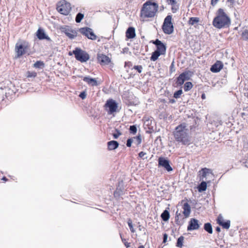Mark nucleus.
Here are the masks:
<instances>
[{
    "label": "nucleus",
    "instance_id": "2",
    "mask_svg": "<svg viewBox=\"0 0 248 248\" xmlns=\"http://www.w3.org/2000/svg\"><path fill=\"white\" fill-rule=\"evenodd\" d=\"M158 4L151 0L147 1L143 5L140 10V16L143 18L154 17L157 11Z\"/></svg>",
    "mask_w": 248,
    "mask_h": 248
},
{
    "label": "nucleus",
    "instance_id": "45",
    "mask_svg": "<svg viewBox=\"0 0 248 248\" xmlns=\"http://www.w3.org/2000/svg\"><path fill=\"white\" fill-rule=\"evenodd\" d=\"M135 140H136L137 142V144L139 145L141 142V139L140 135L137 136L136 137L134 138Z\"/></svg>",
    "mask_w": 248,
    "mask_h": 248
},
{
    "label": "nucleus",
    "instance_id": "4",
    "mask_svg": "<svg viewBox=\"0 0 248 248\" xmlns=\"http://www.w3.org/2000/svg\"><path fill=\"white\" fill-rule=\"evenodd\" d=\"M162 29L166 34H170L174 31V27L172 22V16L168 15L164 19Z\"/></svg>",
    "mask_w": 248,
    "mask_h": 248
},
{
    "label": "nucleus",
    "instance_id": "13",
    "mask_svg": "<svg viewBox=\"0 0 248 248\" xmlns=\"http://www.w3.org/2000/svg\"><path fill=\"white\" fill-rule=\"evenodd\" d=\"M158 166L163 167L168 171L172 170V168L170 165V161L167 159L163 157H160L158 158Z\"/></svg>",
    "mask_w": 248,
    "mask_h": 248
},
{
    "label": "nucleus",
    "instance_id": "19",
    "mask_svg": "<svg viewBox=\"0 0 248 248\" xmlns=\"http://www.w3.org/2000/svg\"><path fill=\"white\" fill-rule=\"evenodd\" d=\"M36 35L40 40L46 39L49 41H51L50 37L46 34L43 29H39L36 32Z\"/></svg>",
    "mask_w": 248,
    "mask_h": 248
},
{
    "label": "nucleus",
    "instance_id": "7",
    "mask_svg": "<svg viewBox=\"0 0 248 248\" xmlns=\"http://www.w3.org/2000/svg\"><path fill=\"white\" fill-rule=\"evenodd\" d=\"M193 74V72L190 70H186L181 73L176 79V84L177 86H182L185 81L190 79Z\"/></svg>",
    "mask_w": 248,
    "mask_h": 248
},
{
    "label": "nucleus",
    "instance_id": "47",
    "mask_svg": "<svg viewBox=\"0 0 248 248\" xmlns=\"http://www.w3.org/2000/svg\"><path fill=\"white\" fill-rule=\"evenodd\" d=\"M133 142L132 139H128L126 141V146L128 147H131V144Z\"/></svg>",
    "mask_w": 248,
    "mask_h": 248
},
{
    "label": "nucleus",
    "instance_id": "61",
    "mask_svg": "<svg viewBox=\"0 0 248 248\" xmlns=\"http://www.w3.org/2000/svg\"><path fill=\"white\" fill-rule=\"evenodd\" d=\"M218 123H219V124H221V125L222 124L221 121H219V122L218 121Z\"/></svg>",
    "mask_w": 248,
    "mask_h": 248
},
{
    "label": "nucleus",
    "instance_id": "38",
    "mask_svg": "<svg viewBox=\"0 0 248 248\" xmlns=\"http://www.w3.org/2000/svg\"><path fill=\"white\" fill-rule=\"evenodd\" d=\"M127 223H128V226L130 228L131 232H135V231L133 228V226L132 225V221L131 219H129L128 220Z\"/></svg>",
    "mask_w": 248,
    "mask_h": 248
},
{
    "label": "nucleus",
    "instance_id": "62",
    "mask_svg": "<svg viewBox=\"0 0 248 248\" xmlns=\"http://www.w3.org/2000/svg\"><path fill=\"white\" fill-rule=\"evenodd\" d=\"M69 55H72V54L70 52H69Z\"/></svg>",
    "mask_w": 248,
    "mask_h": 248
},
{
    "label": "nucleus",
    "instance_id": "63",
    "mask_svg": "<svg viewBox=\"0 0 248 248\" xmlns=\"http://www.w3.org/2000/svg\"><path fill=\"white\" fill-rule=\"evenodd\" d=\"M215 230H216V231H217V227H216V228L215 229Z\"/></svg>",
    "mask_w": 248,
    "mask_h": 248
},
{
    "label": "nucleus",
    "instance_id": "31",
    "mask_svg": "<svg viewBox=\"0 0 248 248\" xmlns=\"http://www.w3.org/2000/svg\"><path fill=\"white\" fill-rule=\"evenodd\" d=\"M33 66L36 68H42L44 66V63L42 61H38L34 63Z\"/></svg>",
    "mask_w": 248,
    "mask_h": 248
},
{
    "label": "nucleus",
    "instance_id": "22",
    "mask_svg": "<svg viewBox=\"0 0 248 248\" xmlns=\"http://www.w3.org/2000/svg\"><path fill=\"white\" fill-rule=\"evenodd\" d=\"M83 80L92 86H97L98 85L96 79L92 78L89 76L84 77Z\"/></svg>",
    "mask_w": 248,
    "mask_h": 248
},
{
    "label": "nucleus",
    "instance_id": "55",
    "mask_svg": "<svg viewBox=\"0 0 248 248\" xmlns=\"http://www.w3.org/2000/svg\"><path fill=\"white\" fill-rule=\"evenodd\" d=\"M170 103H175V100H174V99H170Z\"/></svg>",
    "mask_w": 248,
    "mask_h": 248
},
{
    "label": "nucleus",
    "instance_id": "28",
    "mask_svg": "<svg viewBox=\"0 0 248 248\" xmlns=\"http://www.w3.org/2000/svg\"><path fill=\"white\" fill-rule=\"evenodd\" d=\"M162 55L160 52L155 50L154 52H153L152 54V56L150 57L151 61H155L157 60L159 56Z\"/></svg>",
    "mask_w": 248,
    "mask_h": 248
},
{
    "label": "nucleus",
    "instance_id": "21",
    "mask_svg": "<svg viewBox=\"0 0 248 248\" xmlns=\"http://www.w3.org/2000/svg\"><path fill=\"white\" fill-rule=\"evenodd\" d=\"M126 37L128 39H133L136 36L135 29L134 27H129L125 32Z\"/></svg>",
    "mask_w": 248,
    "mask_h": 248
},
{
    "label": "nucleus",
    "instance_id": "16",
    "mask_svg": "<svg viewBox=\"0 0 248 248\" xmlns=\"http://www.w3.org/2000/svg\"><path fill=\"white\" fill-rule=\"evenodd\" d=\"M230 220H224L221 214L218 215V224L225 229H229L230 227Z\"/></svg>",
    "mask_w": 248,
    "mask_h": 248
},
{
    "label": "nucleus",
    "instance_id": "23",
    "mask_svg": "<svg viewBox=\"0 0 248 248\" xmlns=\"http://www.w3.org/2000/svg\"><path fill=\"white\" fill-rule=\"evenodd\" d=\"M185 217H183L180 213L178 211L176 213V216L175 217V222L178 225H182L184 223V219Z\"/></svg>",
    "mask_w": 248,
    "mask_h": 248
},
{
    "label": "nucleus",
    "instance_id": "51",
    "mask_svg": "<svg viewBox=\"0 0 248 248\" xmlns=\"http://www.w3.org/2000/svg\"><path fill=\"white\" fill-rule=\"evenodd\" d=\"M217 3V0H211V5L215 6Z\"/></svg>",
    "mask_w": 248,
    "mask_h": 248
},
{
    "label": "nucleus",
    "instance_id": "59",
    "mask_svg": "<svg viewBox=\"0 0 248 248\" xmlns=\"http://www.w3.org/2000/svg\"><path fill=\"white\" fill-rule=\"evenodd\" d=\"M220 232V228L218 227V233Z\"/></svg>",
    "mask_w": 248,
    "mask_h": 248
},
{
    "label": "nucleus",
    "instance_id": "40",
    "mask_svg": "<svg viewBox=\"0 0 248 248\" xmlns=\"http://www.w3.org/2000/svg\"><path fill=\"white\" fill-rule=\"evenodd\" d=\"M210 70L213 73H217V62L212 66Z\"/></svg>",
    "mask_w": 248,
    "mask_h": 248
},
{
    "label": "nucleus",
    "instance_id": "44",
    "mask_svg": "<svg viewBox=\"0 0 248 248\" xmlns=\"http://www.w3.org/2000/svg\"><path fill=\"white\" fill-rule=\"evenodd\" d=\"M223 64L222 62L218 61V73L223 69Z\"/></svg>",
    "mask_w": 248,
    "mask_h": 248
},
{
    "label": "nucleus",
    "instance_id": "53",
    "mask_svg": "<svg viewBox=\"0 0 248 248\" xmlns=\"http://www.w3.org/2000/svg\"><path fill=\"white\" fill-rule=\"evenodd\" d=\"M226 83V79H222L221 83L222 84H225Z\"/></svg>",
    "mask_w": 248,
    "mask_h": 248
},
{
    "label": "nucleus",
    "instance_id": "35",
    "mask_svg": "<svg viewBox=\"0 0 248 248\" xmlns=\"http://www.w3.org/2000/svg\"><path fill=\"white\" fill-rule=\"evenodd\" d=\"M123 191L120 188L117 187L116 191L114 193V195L115 197H117L123 195Z\"/></svg>",
    "mask_w": 248,
    "mask_h": 248
},
{
    "label": "nucleus",
    "instance_id": "10",
    "mask_svg": "<svg viewBox=\"0 0 248 248\" xmlns=\"http://www.w3.org/2000/svg\"><path fill=\"white\" fill-rule=\"evenodd\" d=\"M70 6V3L66 2L65 1H63L61 4L57 6V9L61 14L67 15L71 10Z\"/></svg>",
    "mask_w": 248,
    "mask_h": 248
},
{
    "label": "nucleus",
    "instance_id": "57",
    "mask_svg": "<svg viewBox=\"0 0 248 248\" xmlns=\"http://www.w3.org/2000/svg\"><path fill=\"white\" fill-rule=\"evenodd\" d=\"M228 2H230L232 4H233L234 2V0H228Z\"/></svg>",
    "mask_w": 248,
    "mask_h": 248
},
{
    "label": "nucleus",
    "instance_id": "49",
    "mask_svg": "<svg viewBox=\"0 0 248 248\" xmlns=\"http://www.w3.org/2000/svg\"><path fill=\"white\" fill-rule=\"evenodd\" d=\"M213 25L214 27H217V15L214 18Z\"/></svg>",
    "mask_w": 248,
    "mask_h": 248
},
{
    "label": "nucleus",
    "instance_id": "56",
    "mask_svg": "<svg viewBox=\"0 0 248 248\" xmlns=\"http://www.w3.org/2000/svg\"><path fill=\"white\" fill-rule=\"evenodd\" d=\"M3 181H7V179L6 178V177L4 176L3 177H2V178L1 179Z\"/></svg>",
    "mask_w": 248,
    "mask_h": 248
},
{
    "label": "nucleus",
    "instance_id": "1",
    "mask_svg": "<svg viewBox=\"0 0 248 248\" xmlns=\"http://www.w3.org/2000/svg\"><path fill=\"white\" fill-rule=\"evenodd\" d=\"M175 140L184 145L191 143V137L188 133L187 124L184 123L176 126L172 133Z\"/></svg>",
    "mask_w": 248,
    "mask_h": 248
},
{
    "label": "nucleus",
    "instance_id": "26",
    "mask_svg": "<svg viewBox=\"0 0 248 248\" xmlns=\"http://www.w3.org/2000/svg\"><path fill=\"white\" fill-rule=\"evenodd\" d=\"M200 21V18L197 17H190L188 21L189 25H193L195 26L196 24H197Z\"/></svg>",
    "mask_w": 248,
    "mask_h": 248
},
{
    "label": "nucleus",
    "instance_id": "8",
    "mask_svg": "<svg viewBox=\"0 0 248 248\" xmlns=\"http://www.w3.org/2000/svg\"><path fill=\"white\" fill-rule=\"evenodd\" d=\"M199 176L200 181L209 182L210 181V179L213 177V174L210 169L204 168L199 171Z\"/></svg>",
    "mask_w": 248,
    "mask_h": 248
},
{
    "label": "nucleus",
    "instance_id": "29",
    "mask_svg": "<svg viewBox=\"0 0 248 248\" xmlns=\"http://www.w3.org/2000/svg\"><path fill=\"white\" fill-rule=\"evenodd\" d=\"M204 229L209 233H212L213 229L211 223H206L204 225Z\"/></svg>",
    "mask_w": 248,
    "mask_h": 248
},
{
    "label": "nucleus",
    "instance_id": "58",
    "mask_svg": "<svg viewBox=\"0 0 248 248\" xmlns=\"http://www.w3.org/2000/svg\"><path fill=\"white\" fill-rule=\"evenodd\" d=\"M138 248H144V247L143 246H140V247H138Z\"/></svg>",
    "mask_w": 248,
    "mask_h": 248
},
{
    "label": "nucleus",
    "instance_id": "39",
    "mask_svg": "<svg viewBox=\"0 0 248 248\" xmlns=\"http://www.w3.org/2000/svg\"><path fill=\"white\" fill-rule=\"evenodd\" d=\"M116 133L113 134L114 139H117L122 134L121 132L118 129H115Z\"/></svg>",
    "mask_w": 248,
    "mask_h": 248
},
{
    "label": "nucleus",
    "instance_id": "6",
    "mask_svg": "<svg viewBox=\"0 0 248 248\" xmlns=\"http://www.w3.org/2000/svg\"><path fill=\"white\" fill-rule=\"evenodd\" d=\"M29 47L27 44L24 43H16L15 46V51L16 53V58H20L22 55L28 54L30 55L28 52Z\"/></svg>",
    "mask_w": 248,
    "mask_h": 248
},
{
    "label": "nucleus",
    "instance_id": "54",
    "mask_svg": "<svg viewBox=\"0 0 248 248\" xmlns=\"http://www.w3.org/2000/svg\"><path fill=\"white\" fill-rule=\"evenodd\" d=\"M201 97L202 99H204L205 98V94L204 93H202Z\"/></svg>",
    "mask_w": 248,
    "mask_h": 248
},
{
    "label": "nucleus",
    "instance_id": "11",
    "mask_svg": "<svg viewBox=\"0 0 248 248\" xmlns=\"http://www.w3.org/2000/svg\"><path fill=\"white\" fill-rule=\"evenodd\" d=\"M105 107L107 108H108V113L111 114L116 111L118 108V104L115 100L109 99L107 101Z\"/></svg>",
    "mask_w": 248,
    "mask_h": 248
},
{
    "label": "nucleus",
    "instance_id": "25",
    "mask_svg": "<svg viewBox=\"0 0 248 248\" xmlns=\"http://www.w3.org/2000/svg\"><path fill=\"white\" fill-rule=\"evenodd\" d=\"M202 182L198 186V190L200 192H202L206 190L207 188V181H202Z\"/></svg>",
    "mask_w": 248,
    "mask_h": 248
},
{
    "label": "nucleus",
    "instance_id": "37",
    "mask_svg": "<svg viewBox=\"0 0 248 248\" xmlns=\"http://www.w3.org/2000/svg\"><path fill=\"white\" fill-rule=\"evenodd\" d=\"M137 131V128L136 125H131L129 128V131L130 133L135 134Z\"/></svg>",
    "mask_w": 248,
    "mask_h": 248
},
{
    "label": "nucleus",
    "instance_id": "9",
    "mask_svg": "<svg viewBox=\"0 0 248 248\" xmlns=\"http://www.w3.org/2000/svg\"><path fill=\"white\" fill-rule=\"evenodd\" d=\"M78 31L82 35L85 36L88 39L95 40L96 39L97 36L94 33L93 30L88 27H83L79 29Z\"/></svg>",
    "mask_w": 248,
    "mask_h": 248
},
{
    "label": "nucleus",
    "instance_id": "5",
    "mask_svg": "<svg viewBox=\"0 0 248 248\" xmlns=\"http://www.w3.org/2000/svg\"><path fill=\"white\" fill-rule=\"evenodd\" d=\"M72 53L75 55L76 60L81 62H86L90 59L89 54L79 47L75 48Z\"/></svg>",
    "mask_w": 248,
    "mask_h": 248
},
{
    "label": "nucleus",
    "instance_id": "41",
    "mask_svg": "<svg viewBox=\"0 0 248 248\" xmlns=\"http://www.w3.org/2000/svg\"><path fill=\"white\" fill-rule=\"evenodd\" d=\"M133 69L136 70L139 73H140L142 71V66L141 65H135Z\"/></svg>",
    "mask_w": 248,
    "mask_h": 248
},
{
    "label": "nucleus",
    "instance_id": "43",
    "mask_svg": "<svg viewBox=\"0 0 248 248\" xmlns=\"http://www.w3.org/2000/svg\"><path fill=\"white\" fill-rule=\"evenodd\" d=\"M79 96L82 99H84L87 96V93L86 91H83L81 92L79 95Z\"/></svg>",
    "mask_w": 248,
    "mask_h": 248
},
{
    "label": "nucleus",
    "instance_id": "52",
    "mask_svg": "<svg viewBox=\"0 0 248 248\" xmlns=\"http://www.w3.org/2000/svg\"><path fill=\"white\" fill-rule=\"evenodd\" d=\"M174 67V62H173L170 66V71L172 72V70Z\"/></svg>",
    "mask_w": 248,
    "mask_h": 248
},
{
    "label": "nucleus",
    "instance_id": "15",
    "mask_svg": "<svg viewBox=\"0 0 248 248\" xmlns=\"http://www.w3.org/2000/svg\"><path fill=\"white\" fill-rule=\"evenodd\" d=\"M200 225H201V224H199L198 220L192 218L188 222L187 230L188 231L198 230L200 227Z\"/></svg>",
    "mask_w": 248,
    "mask_h": 248
},
{
    "label": "nucleus",
    "instance_id": "17",
    "mask_svg": "<svg viewBox=\"0 0 248 248\" xmlns=\"http://www.w3.org/2000/svg\"><path fill=\"white\" fill-rule=\"evenodd\" d=\"M97 60L101 65H107L110 62L109 58L103 54L98 55Z\"/></svg>",
    "mask_w": 248,
    "mask_h": 248
},
{
    "label": "nucleus",
    "instance_id": "3",
    "mask_svg": "<svg viewBox=\"0 0 248 248\" xmlns=\"http://www.w3.org/2000/svg\"><path fill=\"white\" fill-rule=\"evenodd\" d=\"M231 20L224 10L221 8L218 9V29H226L230 27Z\"/></svg>",
    "mask_w": 248,
    "mask_h": 248
},
{
    "label": "nucleus",
    "instance_id": "46",
    "mask_svg": "<svg viewBox=\"0 0 248 248\" xmlns=\"http://www.w3.org/2000/svg\"><path fill=\"white\" fill-rule=\"evenodd\" d=\"M120 236H121V238L122 239V240L123 242L124 243V244L126 248H128V247H130V243L126 242V240L125 239L123 238V237H122V236L121 234H120Z\"/></svg>",
    "mask_w": 248,
    "mask_h": 248
},
{
    "label": "nucleus",
    "instance_id": "50",
    "mask_svg": "<svg viewBox=\"0 0 248 248\" xmlns=\"http://www.w3.org/2000/svg\"><path fill=\"white\" fill-rule=\"evenodd\" d=\"M167 238H168V235L167 233H164L163 234V243H165L167 240Z\"/></svg>",
    "mask_w": 248,
    "mask_h": 248
},
{
    "label": "nucleus",
    "instance_id": "24",
    "mask_svg": "<svg viewBox=\"0 0 248 248\" xmlns=\"http://www.w3.org/2000/svg\"><path fill=\"white\" fill-rule=\"evenodd\" d=\"M119 143L116 140H111L107 143L108 149V150H113L117 149L119 146Z\"/></svg>",
    "mask_w": 248,
    "mask_h": 248
},
{
    "label": "nucleus",
    "instance_id": "64",
    "mask_svg": "<svg viewBox=\"0 0 248 248\" xmlns=\"http://www.w3.org/2000/svg\"><path fill=\"white\" fill-rule=\"evenodd\" d=\"M225 76H226V73L225 74L224 77H225Z\"/></svg>",
    "mask_w": 248,
    "mask_h": 248
},
{
    "label": "nucleus",
    "instance_id": "60",
    "mask_svg": "<svg viewBox=\"0 0 248 248\" xmlns=\"http://www.w3.org/2000/svg\"><path fill=\"white\" fill-rule=\"evenodd\" d=\"M246 164L245 165V166H246V167H248V162H246Z\"/></svg>",
    "mask_w": 248,
    "mask_h": 248
},
{
    "label": "nucleus",
    "instance_id": "27",
    "mask_svg": "<svg viewBox=\"0 0 248 248\" xmlns=\"http://www.w3.org/2000/svg\"><path fill=\"white\" fill-rule=\"evenodd\" d=\"M170 217V213L167 210H165L161 215V218L164 221H168Z\"/></svg>",
    "mask_w": 248,
    "mask_h": 248
},
{
    "label": "nucleus",
    "instance_id": "30",
    "mask_svg": "<svg viewBox=\"0 0 248 248\" xmlns=\"http://www.w3.org/2000/svg\"><path fill=\"white\" fill-rule=\"evenodd\" d=\"M193 87V85L191 82H186L184 86V89L185 92L189 91Z\"/></svg>",
    "mask_w": 248,
    "mask_h": 248
},
{
    "label": "nucleus",
    "instance_id": "20",
    "mask_svg": "<svg viewBox=\"0 0 248 248\" xmlns=\"http://www.w3.org/2000/svg\"><path fill=\"white\" fill-rule=\"evenodd\" d=\"M182 208L183 209V214L185 218H187L191 213V207L187 202H185L183 205Z\"/></svg>",
    "mask_w": 248,
    "mask_h": 248
},
{
    "label": "nucleus",
    "instance_id": "48",
    "mask_svg": "<svg viewBox=\"0 0 248 248\" xmlns=\"http://www.w3.org/2000/svg\"><path fill=\"white\" fill-rule=\"evenodd\" d=\"M146 155V153H145V152H144L141 151V152H140V153H139V157H140V158H142L143 159H145V158H144L143 157H144V156L145 155Z\"/></svg>",
    "mask_w": 248,
    "mask_h": 248
},
{
    "label": "nucleus",
    "instance_id": "33",
    "mask_svg": "<svg viewBox=\"0 0 248 248\" xmlns=\"http://www.w3.org/2000/svg\"><path fill=\"white\" fill-rule=\"evenodd\" d=\"M84 17V15L81 13H78L76 16V18H75V20H76V22L77 23H80L81 21V20Z\"/></svg>",
    "mask_w": 248,
    "mask_h": 248
},
{
    "label": "nucleus",
    "instance_id": "18",
    "mask_svg": "<svg viewBox=\"0 0 248 248\" xmlns=\"http://www.w3.org/2000/svg\"><path fill=\"white\" fill-rule=\"evenodd\" d=\"M166 2L169 5L171 6V11L173 13H175L179 9V4L177 3L176 0H166Z\"/></svg>",
    "mask_w": 248,
    "mask_h": 248
},
{
    "label": "nucleus",
    "instance_id": "14",
    "mask_svg": "<svg viewBox=\"0 0 248 248\" xmlns=\"http://www.w3.org/2000/svg\"><path fill=\"white\" fill-rule=\"evenodd\" d=\"M153 43L156 46V51L160 52L162 55L164 54L166 51V46L159 39H156L153 41Z\"/></svg>",
    "mask_w": 248,
    "mask_h": 248
},
{
    "label": "nucleus",
    "instance_id": "34",
    "mask_svg": "<svg viewBox=\"0 0 248 248\" xmlns=\"http://www.w3.org/2000/svg\"><path fill=\"white\" fill-rule=\"evenodd\" d=\"M242 38L245 41L248 40V30H245L241 34Z\"/></svg>",
    "mask_w": 248,
    "mask_h": 248
},
{
    "label": "nucleus",
    "instance_id": "32",
    "mask_svg": "<svg viewBox=\"0 0 248 248\" xmlns=\"http://www.w3.org/2000/svg\"><path fill=\"white\" fill-rule=\"evenodd\" d=\"M184 240V237L183 236H181L179 237L176 243V246L179 248H181L183 246V241Z\"/></svg>",
    "mask_w": 248,
    "mask_h": 248
},
{
    "label": "nucleus",
    "instance_id": "42",
    "mask_svg": "<svg viewBox=\"0 0 248 248\" xmlns=\"http://www.w3.org/2000/svg\"><path fill=\"white\" fill-rule=\"evenodd\" d=\"M37 73L35 72H28V77L29 78H34L36 77Z\"/></svg>",
    "mask_w": 248,
    "mask_h": 248
},
{
    "label": "nucleus",
    "instance_id": "12",
    "mask_svg": "<svg viewBox=\"0 0 248 248\" xmlns=\"http://www.w3.org/2000/svg\"><path fill=\"white\" fill-rule=\"evenodd\" d=\"M62 31L71 39H74L78 35V31L70 27L66 26L62 28Z\"/></svg>",
    "mask_w": 248,
    "mask_h": 248
},
{
    "label": "nucleus",
    "instance_id": "36",
    "mask_svg": "<svg viewBox=\"0 0 248 248\" xmlns=\"http://www.w3.org/2000/svg\"><path fill=\"white\" fill-rule=\"evenodd\" d=\"M183 91L182 89H180L178 90L177 91L175 92L173 94V97L175 98H179L180 96V95L182 94Z\"/></svg>",
    "mask_w": 248,
    "mask_h": 248
}]
</instances>
